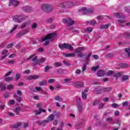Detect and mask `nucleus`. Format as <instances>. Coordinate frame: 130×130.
Masks as SVG:
<instances>
[{"label": "nucleus", "instance_id": "obj_59", "mask_svg": "<svg viewBox=\"0 0 130 130\" xmlns=\"http://www.w3.org/2000/svg\"><path fill=\"white\" fill-rule=\"evenodd\" d=\"M16 93L17 94V95H19V96H22V91L19 90H16Z\"/></svg>", "mask_w": 130, "mask_h": 130}, {"label": "nucleus", "instance_id": "obj_25", "mask_svg": "<svg viewBox=\"0 0 130 130\" xmlns=\"http://www.w3.org/2000/svg\"><path fill=\"white\" fill-rule=\"evenodd\" d=\"M128 64L125 63H121L119 64V67L120 68H128Z\"/></svg>", "mask_w": 130, "mask_h": 130}, {"label": "nucleus", "instance_id": "obj_41", "mask_svg": "<svg viewBox=\"0 0 130 130\" xmlns=\"http://www.w3.org/2000/svg\"><path fill=\"white\" fill-rule=\"evenodd\" d=\"M72 80V78H66L64 79V83L67 84Z\"/></svg>", "mask_w": 130, "mask_h": 130}, {"label": "nucleus", "instance_id": "obj_4", "mask_svg": "<svg viewBox=\"0 0 130 130\" xmlns=\"http://www.w3.org/2000/svg\"><path fill=\"white\" fill-rule=\"evenodd\" d=\"M58 47L61 50H64V49H69V50H74V48L72 46V45L70 44H67L66 43L61 44H59L58 45Z\"/></svg>", "mask_w": 130, "mask_h": 130}, {"label": "nucleus", "instance_id": "obj_5", "mask_svg": "<svg viewBox=\"0 0 130 130\" xmlns=\"http://www.w3.org/2000/svg\"><path fill=\"white\" fill-rule=\"evenodd\" d=\"M42 10L46 13H50V12H52V7L49 4H44L42 6Z\"/></svg>", "mask_w": 130, "mask_h": 130}, {"label": "nucleus", "instance_id": "obj_52", "mask_svg": "<svg viewBox=\"0 0 130 130\" xmlns=\"http://www.w3.org/2000/svg\"><path fill=\"white\" fill-rule=\"evenodd\" d=\"M97 94H102V89L98 88L96 90Z\"/></svg>", "mask_w": 130, "mask_h": 130}, {"label": "nucleus", "instance_id": "obj_38", "mask_svg": "<svg viewBox=\"0 0 130 130\" xmlns=\"http://www.w3.org/2000/svg\"><path fill=\"white\" fill-rule=\"evenodd\" d=\"M20 78H21V75H20V74H19V73L16 74V75L15 76L16 80L18 81V80H20Z\"/></svg>", "mask_w": 130, "mask_h": 130}, {"label": "nucleus", "instance_id": "obj_8", "mask_svg": "<svg viewBox=\"0 0 130 130\" xmlns=\"http://www.w3.org/2000/svg\"><path fill=\"white\" fill-rule=\"evenodd\" d=\"M62 22L66 23L68 26H72V25H74L75 23V21H74V20H72L71 18L63 19L62 20Z\"/></svg>", "mask_w": 130, "mask_h": 130}, {"label": "nucleus", "instance_id": "obj_54", "mask_svg": "<svg viewBox=\"0 0 130 130\" xmlns=\"http://www.w3.org/2000/svg\"><path fill=\"white\" fill-rule=\"evenodd\" d=\"M104 107V104L103 103H101L99 106V109H102Z\"/></svg>", "mask_w": 130, "mask_h": 130}, {"label": "nucleus", "instance_id": "obj_15", "mask_svg": "<svg viewBox=\"0 0 130 130\" xmlns=\"http://www.w3.org/2000/svg\"><path fill=\"white\" fill-rule=\"evenodd\" d=\"M2 54H3V56L1 58V60L4 59V58H6V56H8V54H9V52H8V50H4L2 52Z\"/></svg>", "mask_w": 130, "mask_h": 130}, {"label": "nucleus", "instance_id": "obj_29", "mask_svg": "<svg viewBox=\"0 0 130 130\" xmlns=\"http://www.w3.org/2000/svg\"><path fill=\"white\" fill-rule=\"evenodd\" d=\"M111 90H112V88H111V87H106V88H103L102 89V91L103 92H109V91H111Z\"/></svg>", "mask_w": 130, "mask_h": 130}, {"label": "nucleus", "instance_id": "obj_24", "mask_svg": "<svg viewBox=\"0 0 130 130\" xmlns=\"http://www.w3.org/2000/svg\"><path fill=\"white\" fill-rule=\"evenodd\" d=\"M125 52L126 53L127 57H129L130 56V47L127 48H125Z\"/></svg>", "mask_w": 130, "mask_h": 130}, {"label": "nucleus", "instance_id": "obj_37", "mask_svg": "<svg viewBox=\"0 0 130 130\" xmlns=\"http://www.w3.org/2000/svg\"><path fill=\"white\" fill-rule=\"evenodd\" d=\"M106 57L108 58H111V57H113V53H109L107 55H106Z\"/></svg>", "mask_w": 130, "mask_h": 130}, {"label": "nucleus", "instance_id": "obj_12", "mask_svg": "<svg viewBox=\"0 0 130 130\" xmlns=\"http://www.w3.org/2000/svg\"><path fill=\"white\" fill-rule=\"evenodd\" d=\"M85 24H86L87 25H90V26H94L97 24V22L95 20H92L90 21H86Z\"/></svg>", "mask_w": 130, "mask_h": 130}, {"label": "nucleus", "instance_id": "obj_19", "mask_svg": "<svg viewBox=\"0 0 130 130\" xmlns=\"http://www.w3.org/2000/svg\"><path fill=\"white\" fill-rule=\"evenodd\" d=\"M74 53H63L64 57H75Z\"/></svg>", "mask_w": 130, "mask_h": 130}, {"label": "nucleus", "instance_id": "obj_56", "mask_svg": "<svg viewBox=\"0 0 130 130\" xmlns=\"http://www.w3.org/2000/svg\"><path fill=\"white\" fill-rule=\"evenodd\" d=\"M33 112L35 113V115H39L41 114L40 111L38 112V111H34Z\"/></svg>", "mask_w": 130, "mask_h": 130}, {"label": "nucleus", "instance_id": "obj_17", "mask_svg": "<svg viewBox=\"0 0 130 130\" xmlns=\"http://www.w3.org/2000/svg\"><path fill=\"white\" fill-rule=\"evenodd\" d=\"M86 50V47H78L77 48L75 51V52L77 53V52H81V51H83L84 50Z\"/></svg>", "mask_w": 130, "mask_h": 130}, {"label": "nucleus", "instance_id": "obj_48", "mask_svg": "<svg viewBox=\"0 0 130 130\" xmlns=\"http://www.w3.org/2000/svg\"><path fill=\"white\" fill-rule=\"evenodd\" d=\"M106 120L107 121H111V122H113V118L112 117H109L108 118H107Z\"/></svg>", "mask_w": 130, "mask_h": 130}, {"label": "nucleus", "instance_id": "obj_23", "mask_svg": "<svg viewBox=\"0 0 130 130\" xmlns=\"http://www.w3.org/2000/svg\"><path fill=\"white\" fill-rule=\"evenodd\" d=\"M87 64H89V62L85 61V64L82 68L81 73H84L86 71V68H87Z\"/></svg>", "mask_w": 130, "mask_h": 130}, {"label": "nucleus", "instance_id": "obj_53", "mask_svg": "<svg viewBox=\"0 0 130 130\" xmlns=\"http://www.w3.org/2000/svg\"><path fill=\"white\" fill-rule=\"evenodd\" d=\"M14 45V44L11 43L9 44L7 47L6 48H7V49H9L10 48H11V47H13V46Z\"/></svg>", "mask_w": 130, "mask_h": 130}, {"label": "nucleus", "instance_id": "obj_49", "mask_svg": "<svg viewBox=\"0 0 130 130\" xmlns=\"http://www.w3.org/2000/svg\"><path fill=\"white\" fill-rule=\"evenodd\" d=\"M36 90L38 92H40V91H42L43 89L40 87H36Z\"/></svg>", "mask_w": 130, "mask_h": 130}, {"label": "nucleus", "instance_id": "obj_16", "mask_svg": "<svg viewBox=\"0 0 130 130\" xmlns=\"http://www.w3.org/2000/svg\"><path fill=\"white\" fill-rule=\"evenodd\" d=\"M97 75L98 77H103L105 75V71L104 70H100L98 71Z\"/></svg>", "mask_w": 130, "mask_h": 130}, {"label": "nucleus", "instance_id": "obj_9", "mask_svg": "<svg viewBox=\"0 0 130 130\" xmlns=\"http://www.w3.org/2000/svg\"><path fill=\"white\" fill-rule=\"evenodd\" d=\"M19 4L20 2L16 0H11L9 3V6L11 7V6H13V7H18Z\"/></svg>", "mask_w": 130, "mask_h": 130}, {"label": "nucleus", "instance_id": "obj_57", "mask_svg": "<svg viewBox=\"0 0 130 130\" xmlns=\"http://www.w3.org/2000/svg\"><path fill=\"white\" fill-rule=\"evenodd\" d=\"M63 63H64V64H65V66H70V63H69V62L66 60H63Z\"/></svg>", "mask_w": 130, "mask_h": 130}, {"label": "nucleus", "instance_id": "obj_51", "mask_svg": "<svg viewBox=\"0 0 130 130\" xmlns=\"http://www.w3.org/2000/svg\"><path fill=\"white\" fill-rule=\"evenodd\" d=\"M23 10L25 12H26L27 13H29V10H30V8L29 7H24L23 8Z\"/></svg>", "mask_w": 130, "mask_h": 130}, {"label": "nucleus", "instance_id": "obj_63", "mask_svg": "<svg viewBox=\"0 0 130 130\" xmlns=\"http://www.w3.org/2000/svg\"><path fill=\"white\" fill-rule=\"evenodd\" d=\"M92 56L94 59H99V56L97 55H93Z\"/></svg>", "mask_w": 130, "mask_h": 130}, {"label": "nucleus", "instance_id": "obj_62", "mask_svg": "<svg viewBox=\"0 0 130 130\" xmlns=\"http://www.w3.org/2000/svg\"><path fill=\"white\" fill-rule=\"evenodd\" d=\"M50 43V41H46V42H44V46H47L48 45V44Z\"/></svg>", "mask_w": 130, "mask_h": 130}, {"label": "nucleus", "instance_id": "obj_1", "mask_svg": "<svg viewBox=\"0 0 130 130\" xmlns=\"http://www.w3.org/2000/svg\"><path fill=\"white\" fill-rule=\"evenodd\" d=\"M30 59H31V61H36L35 63H32V66L42 64V63H44L45 60H46V58L44 57H42L40 59L38 60V57L35 54L29 56V57L26 59V60H30Z\"/></svg>", "mask_w": 130, "mask_h": 130}, {"label": "nucleus", "instance_id": "obj_39", "mask_svg": "<svg viewBox=\"0 0 130 130\" xmlns=\"http://www.w3.org/2000/svg\"><path fill=\"white\" fill-rule=\"evenodd\" d=\"M82 97L84 100H86V99H87V94H86L84 92H83L82 93Z\"/></svg>", "mask_w": 130, "mask_h": 130}, {"label": "nucleus", "instance_id": "obj_36", "mask_svg": "<svg viewBox=\"0 0 130 130\" xmlns=\"http://www.w3.org/2000/svg\"><path fill=\"white\" fill-rule=\"evenodd\" d=\"M85 32H87L88 33H91V32H92V31H93V28L92 27H88L87 28H86L85 30Z\"/></svg>", "mask_w": 130, "mask_h": 130}, {"label": "nucleus", "instance_id": "obj_46", "mask_svg": "<svg viewBox=\"0 0 130 130\" xmlns=\"http://www.w3.org/2000/svg\"><path fill=\"white\" fill-rule=\"evenodd\" d=\"M30 72L31 71H30V70H27L23 71V74L24 75H28V74H30Z\"/></svg>", "mask_w": 130, "mask_h": 130}, {"label": "nucleus", "instance_id": "obj_10", "mask_svg": "<svg viewBox=\"0 0 130 130\" xmlns=\"http://www.w3.org/2000/svg\"><path fill=\"white\" fill-rule=\"evenodd\" d=\"M27 33H28V30L25 29V30H24L23 31H22L21 32H19V33L17 34L16 36H17V38H21V37H22V36H24V35H26V34H27Z\"/></svg>", "mask_w": 130, "mask_h": 130}, {"label": "nucleus", "instance_id": "obj_55", "mask_svg": "<svg viewBox=\"0 0 130 130\" xmlns=\"http://www.w3.org/2000/svg\"><path fill=\"white\" fill-rule=\"evenodd\" d=\"M54 64L56 67H61L62 66V63L58 62H55Z\"/></svg>", "mask_w": 130, "mask_h": 130}, {"label": "nucleus", "instance_id": "obj_21", "mask_svg": "<svg viewBox=\"0 0 130 130\" xmlns=\"http://www.w3.org/2000/svg\"><path fill=\"white\" fill-rule=\"evenodd\" d=\"M76 53H78V54L76 55V57H80L81 58H83V57L85 56V54L82 52H77Z\"/></svg>", "mask_w": 130, "mask_h": 130}, {"label": "nucleus", "instance_id": "obj_31", "mask_svg": "<svg viewBox=\"0 0 130 130\" xmlns=\"http://www.w3.org/2000/svg\"><path fill=\"white\" fill-rule=\"evenodd\" d=\"M37 107L39 108V111H41L42 108L43 107V104L39 103L37 105Z\"/></svg>", "mask_w": 130, "mask_h": 130}, {"label": "nucleus", "instance_id": "obj_40", "mask_svg": "<svg viewBox=\"0 0 130 130\" xmlns=\"http://www.w3.org/2000/svg\"><path fill=\"white\" fill-rule=\"evenodd\" d=\"M98 69H99V66L91 67V70L93 71V72L97 71V70H98Z\"/></svg>", "mask_w": 130, "mask_h": 130}, {"label": "nucleus", "instance_id": "obj_27", "mask_svg": "<svg viewBox=\"0 0 130 130\" xmlns=\"http://www.w3.org/2000/svg\"><path fill=\"white\" fill-rule=\"evenodd\" d=\"M54 116L55 115L53 114H50L49 116L48 119V120H49H49H51V121H52V120L54 119Z\"/></svg>", "mask_w": 130, "mask_h": 130}, {"label": "nucleus", "instance_id": "obj_22", "mask_svg": "<svg viewBox=\"0 0 130 130\" xmlns=\"http://www.w3.org/2000/svg\"><path fill=\"white\" fill-rule=\"evenodd\" d=\"M111 26V24H103L101 25V29H106L108 28L109 27H110Z\"/></svg>", "mask_w": 130, "mask_h": 130}, {"label": "nucleus", "instance_id": "obj_2", "mask_svg": "<svg viewBox=\"0 0 130 130\" xmlns=\"http://www.w3.org/2000/svg\"><path fill=\"white\" fill-rule=\"evenodd\" d=\"M114 16L116 18H118V22L119 23L120 26H122V27L124 26V23H125L124 15L119 13H115L114 14Z\"/></svg>", "mask_w": 130, "mask_h": 130}, {"label": "nucleus", "instance_id": "obj_32", "mask_svg": "<svg viewBox=\"0 0 130 130\" xmlns=\"http://www.w3.org/2000/svg\"><path fill=\"white\" fill-rule=\"evenodd\" d=\"M22 125V123L21 122H18L16 124H15L13 125V126L14 128H18V127H20Z\"/></svg>", "mask_w": 130, "mask_h": 130}, {"label": "nucleus", "instance_id": "obj_11", "mask_svg": "<svg viewBox=\"0 0 130 130\" xmlns=\"http://www.w3.org/2000/svg\"><path fill=\"white\" fill-rule=\"evenodd\" d=\"M73 85L74 87H76L77 88H82V87H84V83L83 82H74Z\"/></svg>", "mask_w": 130, "mask_h": 130}, {"label": "nucleus", "instance_id": "obj_50", "mask_svg": "<svg viewBox=\"0 0 130 130\" xmlns=\"http://www.w3.org/2000/svg\"><path fill=\"white\" fill-rule=\"evenodd\" d=\"M53 21V19H52V18H50L46 20L47 23H52Z\"/></svg>", "mask_w": 130, "mask_h": 130}, {"label": "nucleus", "instance_id": "obj_33", "mask_svg": "<svg viewBox=\"0 0 130 130\" xmlns=\"http://www.w3.org/2000/svg\"><path fill=\"white\" fill-rule=\"evenodd\" d=\"M77 109L79 112H81L82 111H83V106H82V105L78 104Z\"/></svg>", "mask_w": 130, "mask_h": 130}, {"label": "nucleus", "instance_id": "obj_45", "mask_svg": "<svg viewBox=\"0 0 130 130\" xmlns=\"http://www.w3.org/2000/svg\"><path fill=\"white\" fill-rule=\"evenodd\" d=\"M17 27H18V25H15L13 28L11 29V30L9 32V33H13V32H14V31H15V30H16V29H17Z\"/></svg>", "mask_w": 130, "mask_h": 130}, {"label": "nucleus", "instance_id": "obj_30", "mask_svg": "<svg viewBox=\"0 0 130 130\" xmlns=\"http://www.w3.org/2000/svg\"><path fill=\"white\" fill-rule=\"evenodd\" d=\"M55 100H56L57 101H59V102H62V101L63 100L61 97L59 96H57L54 98Z\"/></svg>", "mask_w": 130, "mask_h": 130}, {"label": "nucleus", "instance_id": "obj_44", "mask_svg": "<svg viewBox=\"0 0 130 130\" xmlns=\"http://www.w3.org/2000/svg\"><path fill=\"white\" fill-rule=\"evenodd\" d=\"M50 70V66H47L45 67L44 72H48Z\"/></svg>", "mask_w": 130, "mask_h": 130}, {"label": "nucleus", "instance_id": "obj_6", "mask_svg": "<svg viewBox=\"0 0 130 130\" xmlns=\"http://www.w3.org/2000/svg\"><path fill=\"white\" fill-rule=\"evenodd\" d=\"M80 12H82L83 14H93L94 13V9H87L86 7H83L81 9Z\"/></svg>", "mask_w": 130, "mask_h": 130}, {"label": "nucleus", "instance_id": "obj_60", "mask_svg": "<svg viewBox=\"0 0 130 130\" xmlns=\"http://www.w3.org/2000/svg\"><path fill=\"white\" fill-rule=\"evenodd\" d=\"M112 107L113 108H116V107H118V105L117 104L114 103L112 104Z\"/></svg>", "mask_w": 130, "mask_h": 130}, {"label": "nucleus", "instance_id": "obj_18", "mask_svg": "<svg viewBox=\"0 0 130 130\" xmlns=\"http://www.w3.org/2000/svg\"><path fill=\"white\" fill-rule=\"evenodd\" d=\"M20 112H21V108L20 107L16 108L14 109L15 115H20Z\"/></svg>", "mask_w": 130, "mask_h": 130}, {"label": "nucleus", "instance_id": "obj_61", "mask_svg": "<svg viewBox=\"0 0 130 130\" xmlns=\"http://www.w3.org/2000/svg\"><path fill=\"white\" fill-rule=\"evenodd\" d=\"M54 82V80L52 79H50L48 80V83L49 84H51V83H53Z\"/></svg>", "mask_w": 130, "mask_h": 130}, {"label": "nucleus", "instance_id": "obj_35", "mask_svg": "<svg viewBox=\"0 0 130 130\" xmlns=\"http://www.w3.org/2000/svg\"><path fill=\"white\" fill-rule=\"evenodd\" d=\"M91 55H92V54L91 53V52L89 53L88 54H87L86 57V61H89L90 60V57L91 56Z\"/></svg>", "mask_w": 130, "mask_h": 130}, {"label": "nucleus", "instance_id": "obj_7", "mask_svg": "<svg viewBox=\"0 0 130 130\" xmlns=\"http://www.w3.org/2000/svg\"><path fill=\"white\" fill-rule=\"evenodd\" d=\"M13 20L14 22H18V23H21L24 21V17L22 16H15L13 18Z\"/></svg>", "mask_w": 130, "mask_h": 130}, {"label": "nucleus", "instance_id": "obj_20", "mask_svg": "<svg viewBox=\"0 0 130 130\" xmlns=\"http://www.w3.org/2000/svg\"><path fill=\"white\" fill-rule=\"evenodd\" d=\"M123 75V72H118L114 75V78H119V77H121V76H122Z\"/></svg>", "mask_w": 130, "mask_h": 130}, {"label": "nucleus", "instance_id": "obj_13", "mask_svg": "<svg viewBox=\"0 0 130 130\" xmlns=\"http://www.w3.org/2000/svg\"><path fill=\"white\" fill-rule=\"evenodd\" d=\"M48 122H49V120H44L42 121H37V124H38V125H42L44 124V123H48Z\"/></svg>", "mask_w": 130, "mask_h": 130}, {"label": "nucleus", "instance_id": "obj_47", "mask_svg": "<svg viewBox=\"0 0 130 130\" xmlns=\"http://www.w3.org/2000/svg\"><path fill=\"white\" fill-rule=\"evenodd\" d=\"M59 7L60 8H61L62 9H63L64 8H66V2L60 4Z\"/></svg>", "mask_w": 130, "mask_h": 130}, {"label": "nucleus", "instance_id": "obj_28", "mask_svg": "<svg viewBox=\"0 0 130 130\" xmlns=\"http://www.w3.org/2000/svg\"><path fill=\"white\" fill-rule=\"evenodd\" d=\"M129 78L128 76L127 75H123L122 77V82H125Z\"/></svg>", "mask_w": 130, "mask_h": 130}, {"label": "nucleus", "instance_id": "obj_34", "mask_svg": "<svg viewBox=\"0 0 130 130\" xmlns=\"http://www.w3.org/2000/svg\"><path fill=\"white\" fill-rule=\"evenodd\" d=\"M0 88H1V90H6V84H4L3 83H0Z\"/></svg>", "mask_w": 130, "mask_h": 130}, {"label": "nucleus", "instance_id": "obj_64", "mask_svg": "<svg viewBox=\"0 0 130 130\" xmlns=\"http://www.w3.org/2000/svg\"><path fill=\"white\" fill-rule=\"evenodd\" d=\"M10 96V93H6L4 94V98H8Z\"/></svg>", "mask_w": 130, "mask_h": 130}, {"label": "nucleus", "instance_id": "obj_14", "mask_svg": "<svg viewBox=\"0 0 130 130\" xmlns=\"http://www.w3.org/2000/svg\"><path fill=\"white\" fill-rule=\"evenodd\" d=\"M65 6L66 8H73L74 7V3L71 2H65Z\"/></svg>", "mask_w": 130, "mask_h": 130}, {"label": "nucleus", "instance_id": "obj_3", "mask_svg": "<svg viewBox=\"0 0 130 130\" xmlns=\"http://www.w3.org/2000/svg\"><path fill=\"white\" fill-rule=\"evenodd\" d=\"M57 37V35L55 32H51L48 34L42 39V42H44V41H46V40H50L51 42H52L55 38Z\"/></svg>", "mask_w": 130, "mask_h": 130}, {"label": "nucleus", "instance_id": "obj_43", "mask_svg": "<svg viewBox=\"0 0 130 130\" xmlns=\"http://www.w3.org/2000/svg\"><path fill=\"white\" fill-rule=\"evenodd\" d=\"M12 80H13V78L10 77H7L5 79V81H6V82L12 81Z\"/></svg>", "mask_w": 130, "mask_h": 130}, {"label": "nucleus", "instance_id": "obj_26", "mask_svg": "<svg viewBox=\"0 0 130 130\" xmlns=\"http://www.w3.org/2000/svg\"><path fill=\"white\" fill-rule=\"evenodd\" d=\"M47 84V81L46 80H43L42 81L40 82L39 86H40V87H42V86H44Z\"/></svg>", "mask_w": 130, "mask_h": 130}, {"label": "nucleus", "instance_id": "obj_58", "mask_svg": "<svg viewBox=\"0 0 130 130\" xmlns=\"http://www.w3.org/2000/svg\"><path fill=\"white\" fill-rule=\"evenodd\" d=\"M99 102H100V100H98L96 101L93 102L92 104H93V106H95V105H97V104H98V103H99Z\"/></svg>", "mask_w": 130, "mask_h": 130}, {"label": "nucleus", "instance_id": "obj_42", "mask_svg": "<svg viewBox=\"0 0 130 130\" xmlns=\"http://www.w3.org/2000/svg\"><path fill=\"white\" fill-rule=\"evenodd\" d=\"M113 73H114L113 71L110 70V71H108V72L107 73V76L109 77V76H111V75H112V74H113Z\"/></svg>", "mask_w": 130, "mask_h": 130}]
</instances>
